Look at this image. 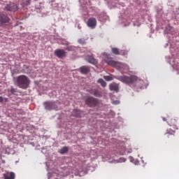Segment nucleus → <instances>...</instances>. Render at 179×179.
Returning <instances> with one entry per match:
<instances>
[{
    "label": "nucleus",
    "instance_id": "obj_1",
    "mask_svg": "<svg viewBox=\"0 0 179 179\" xmlns=\"http://www.w3.org/2000/svg\"><path fill=\"white\" fill-rule=\"evenodd\" d=\"M103 57H106L104 59V61L108 65H110V66H113V68H116V69H118L119 71H127L128 70V65L121 63L119 62H115L114 60H111V56L108 55V53L104 52Z\"/></svg>",
    "mask_w": 179,
    "mask_h": 179
},
{
    "label": "nucleus",
    "instance_id": "obj_2",
    "mask_svg": "<svg viewBox=\"0 0 179 179\" xmlns=\"http://www.w3.org/2000/svg\"><path fill=\"white\" fill-rule=\"evenodd\" d=\"M17 85L20 89H27L30 85V80L24 75L17 77Z\"/></svg>",
    "mask_w": 179,
    "mask_h": 179
},
{
    "label": "nucleus",
    "instance_id": "obj_3",
    "mask_svg": "<svg viewBox=\"0 0 179 179\" xmlns=\"http://www.w3.org/2000/svg\"><path fill=\"white\" fill-rule=\"evenodd\" d=\"M118 80H120V82L125 83L126 85H132V83H134L136 80H138V77L135 76H119Z\"/></svg>",
    "mask_w": 179,
    "mask_h": 179
},
{
    "label": "nucleus",
    "instance_id": "obj_4",
    "mask_svg": "<svg viewBox=\"0 0 179 179\" xmlns=\"http://www.w3.org/2000/svg\"><path fill=\"white\" fill-rule=\"evenodd\" d=\"M85 104L89 107H96L99 104V101L96 98L90 96L85 100Z\"/></svg>",
    "mask_w": 179,
    "mask_h": 179
},
{
    "label": "nucleus",
    "instance_id": "obj_5",
    "mask_svg": "<svg viewBox=\"0 0 179 179\" xmlns=\"http://www.w3.org/2000/svg\"><path fill=\"white\" fill-rule=\"evenodd\" d=\"M45 110L51 111V110H58V106L55 104V102L46 101L44 103Z\"/></svg>",
    "mask_w": 179,
    "mask_h": 179
},
{
    "label": "nucleus",
    "instance_id": "obj_6",
    "mask_svg": "<svg viewBox=\"0 0 179 179\" xmlns=\"http://www.w3.org/2000/svg\"><path fill=\"white\" fill-rule=\"evenodd\" d=\"M10 19L6 14H0V26H3L6 23H9Z\"/></svg>",
    "mask_w": 179,
    "mask_h": 179
},
{
    "label": "nucleus",
    "instance_id": "obj_7",
    "mask_svg": "<svg viewBox=\"0 0 179 179\" xmlns=\"http://www.w3.org/2000/svg\"><path fill=\"white\" fill-rule=\"evenodd\" d=\"M55 55L57 57V58H65V57H66V52L62 49H57L55 50Z\"/></svg>",
    "mask_w": 179,
    "mask_h": 179
},
{
    "label": "nucleus",
    "instance_id": "obj_8",
    "mask_svg": "<svg viewBox=\"0 0 179 179\" xmlns=\"http://www.w3.org/2000/svg\"><path fill=\"white\" fill-rule=\"evenodd\" d=\"M5 9L9 12H16V10L17 9V5H15V3L6 4Z\"/></svg>",
    "mask_w": 179,
    "mask_h": 179
},
{
    "label": "nucleus",
    "instance_id": "obj_9",
    "mask_svg": "<svg viewBox=\"0 0 179 179\" xmlns=\"http://www.w3.org/2000/svg\"><path fill=\"white\" fill-rule=\"evenodd\" d=\"M87 24L88 27H92L93 29L96 27L97 24V20L94 17H90L88 19Z\"/></svg>",
    "mask_w": 179,
    "mask_h": 179
},
{
    "label": "nucleus",
    "instance_id": "obj_10",
    "mask_svg": "<svg viewBox=\"0 0 179 179\" xmlns=\"http://www.w3.org/2000/svg\"><path fill=\"white\" fill-rule=\"evenodd\" d=\"M88 92L95 97H101L103 96L101 92L96 89H90Z\"/></svg>",
    "mask_w": 179,
    "mask_h": 179
},
{
    "label": "nucleus",
    "instance_id": "obj_11",
    "mask_svg": "<svg viewBox=\"0 0 179 179\" xmlns=\"http://www.w3.org/2000/svg\"><path fill=\"white\" fill-rule=\"evenodd\" d=\"M85 59L87 62L92 64V65H96V64H97V59H94L92 55L86 56Z\"/></svg>",
    "mask_w": 179,
    "mask_h": 179
},
{
    "label": "nucleus",
    "instance_id": "obj_12",
    "mask_svg": "<svg viewBox=\"0 0 179 179\" xmlns=\"http://www.w3.org/2000/svg\"><path fill=\"white\" fill-rule=\"evenodd\" d=\"M80 73L83 75H87L90 72V67L87 66H83L79 69Z\"/></svg>",
    "mask_w": 179,
    "mask_h": 179
},
{
    "label": "nucleus",
    "instance_id": "obj_13",
    "mask_svg": "<svg viewBox=\"0 0 179 179\" xmlns=\"http://www.w3.org/2000/svg\"><path fill=\"white\" fill-rule=\"evenodd\" d=\"M82 114H83V112H82L80 110L74 109L71 113V115H73V117H76L77 118H80V117H82Z\"/></svg>",
    "mask_w": 179,
    "mask_h": 179
},
{
    "label": "nucleus",
    "instance_id": "obj_14",
    "mask_svg": "<svg viewBox=\"0 0 179 179\" xmlns=\"http://www.w3.org/2000/svg\"><path fill=\"white\" fill-rule=\"evenodd\" d=\"M21 5L22 8L27 9L29 5H31V0H22Z\"/></svg>",
    "mask_w": 179,
    "mask_h": 179
},
{
    "label": "nucleus",
    "instance_id": "obj_15",
    "mask_svg": "<svg viewBox=\"0 0 179 179\" xmlns=\"http://www.w3.org/2000/svg\"><path fill=\"white\" fill-rule=\"evenodd\" d=\"M109 87H110V90H112L116 92H119V87L117 84L112 83L110 85Z\"/></svg>",
    "mask_w": 179,
    "mask_h": 179
},
{
    "label": "nucleus",
    "instance_id": "obj_16",
    "mask_svg": "<svg viewBox=\"0 0 179 179\" xmlns=\"http://www.w3.org/2000/svg\"><path fill=\"white\" fill-rule=\"evenodd\" d=\"M4 179H15V173L10 172L7 174H4Z\"/></svg>",
    "mask_w": 179,
    "mask_h": 179
},
{
    "label": "nucleus",
    "instance_id": "obj_17",
    "mask_svg": "<svg viewBox=\"0 0 179 179\" xmlns=\"http://www.w3.org/2000/svg\"><path fill=\"white\" fill-rule=\"evenodd\" d=\"M168 124L171 127H176L177 120H176V119L168 120Z\"/></svg>",
    "mask_w": 179,
    "mask_h": 179
},
{
    "label": "nucleus",
    "instance_id": "obj_18",
    "mask_svg": "<svg viewBox=\"0 0 179 179\" xmlns=\"http://www.w3.org/2000/svg\"><path fill=\"white\" fill-rule=\"evenodd\" d=\"M111 51L115 55H120V50L117 48H112Z\"/></svg>",
    "mask_w": 179,
    "mask_h": 179
},
{
    "label": "nucleus",
    "instance_id": "obj_19",
    "mask_svg": "<svg viewBox=\"0 0 179 179\" xmlns=\"http://www.w3.org/2000/svg\"><path fill=\"white\" fill-rule=\"evenodd\" d=\"M69 150V148H68V147H63L60 150H59V153L61 155H65V153H66V152H68Z\"/></svg>",
    "mask_w": 179,
    "mask_h": 179
},
{
    "label": "nucleus",
    "instance_id": "obj_20",
    "mask_svg": "<svg viewBox=\"0 0 179 179\" xmlns=\"http://www.w3.org/2000/svg\"><path fill=\"white\" fill-rule=\"evenodd\" d=\"M98 83H100L102 87H106V86H107V83H106V81L101 78L98 80Z\"/></svg>",
    "mask_w": 179,
    "mask_h": 179
},
{
    "label": "nucleus",
    "instance_id": "obj_21",
    "mask_svg": "<svg viewBox=\"0 0 179 179\" xmlns=\"http://www.w3.org/2000/svg\"><path fill=\"white\" fill-rule=\"evenodd\" d=\"M103 79H105V80H107L108 82H109L110 80H113V77H111L110 76H104Z\"/></svg>",
    "mask_w": 179,
    "mask_h": 179
},
{
    "label": "nucleus",
    "instance_id": "obj_22",
    "mask_svg": "<svg viewBox=\"0 0 179 179\" xmlns=\"http://www.w3.org/2000/svg\"><path fill=\"white\" fill-rule=\"evenodd\" d=\"M165 135L167 136H169V135H171V136H174V131L171 130V131H168L165 134Z\"/></svg>",
    "mask_w": 179,
    "mask_h": 179
},
{
    "label": "nucleus",
    "instance_id": "obj_23",
    "mask_svg": "<svg viewBox=\"0 0 179 179\" xmlns=\"http://www.w3.org/2000/svg\"><path fill=\"white\" fill-rule=\"evenodd\" d=\"M78 43L79 44H86V41L84 39V38H80V39H78Z\"/></svg>",
    "mask_w": 179,
    "mask_h": 179
},
{
    "label": "nucleus",
    "instance_id": "obj_24",
    "mask_svg": "<svg viewBox=\"0 0 179 179\" xmlns=\"http://www.w3.org/2000/svg\"><path fill=\"white\" fill-rule=\"evenodd\" d=\"M128 52L127 50H120L119 55H127Z\"/></svg>",
    "mask_w": 179,
    "mask_h": 179
},
{
    "label": "nucleus",
    "instance_id": "obj_25",
    "mask_svg": "<svg viewBox=\"0 0 179 179\" xmlns=\"http://www.w3.org/2000/svg\"><path fill=\"white\" fill-rule=\"evenodd\" d=\"M10 92L13 94H15V93H16V90L14 88H11Z\"/></svg>",
    "mask_w": 179,
    "mask_h": 179
},
{
    "label": "nucleus",
    "instance_id": "obj_26",
    "mask_svg": "<svg viewBox=\"0 0 179 179\" xmlns=\"http://www.w3.org/2000/svg\"><path fill=\"white\" fill-rule=\"evenodd\" d=\"M113 104H120V101H118V100L113 101Z\"/></svg>",
    "mask_w": 179,
    "mask_h": 179
},
{
    "label": "nucleus",
    "instance_id": "obj_27",
    "mask_svg": "<svg viewBox=\"0 0 179 179\" xmlns=\"http://www.w3.org/2000/svg\"><path fill=\"white\" fill-rule=\"evenodd\" d=\"M3 101V98L2 96H0V103H2Z\"/></svg>",
    "mask_w": 179,
    "mask_h": 179
},
{
    "label": "nucleus",
    "instance_id": "obj_28",
    "mask_svg": "<svg viewBox=\"0 0 179 179\" xmlns=\"http://www.w3.org/2000/svg\"><path fill=\"white\" fill-rule=\"evenodd\" d=\"M66 50H67L68 51H71V48H66Z\"/></svg>",
    "mask_w": 179,
    "mask_h": 179
},
{
    "label": "nucleus",
    "instance_id": "obj_29",
    "mask_svg": "<svg viewBox=\"0 0 179 179\" xmlns=\"http://www.w3.org/2000/svg\"><path fill=\"white\" fill-rule=\"evenodd\" d=\"M163 120H164V121H166V118L163 117Z\"/></svg>",
    "mask_w": 179,
    "mask_h": 179
},
{
    "label": "nucleus",
    "instance_id": "obj_30",
    "mask_svg": "<svg viewBox=\"0 0 179 179\" xmlns=\"http://www.w3.org/2000/svg\"><path fill=\"white\" fill-rule=\"evenodd\" d=\"M34 1H38V0H34Z\"/></svg>",
    "mask_w": 179,
    "mask_h": 179
}]
</instances>
